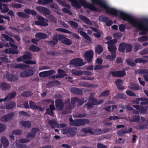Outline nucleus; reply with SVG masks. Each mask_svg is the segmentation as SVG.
Wrapping results in <instances>:
<instances>
[{
  "instance_id": "42",
  "label": "nucleus",
  "mask_w": 148,
  "mask_h": 148,
  "mask_svg": "<svg viewBox=\"0 0 148 148\" xmlns=\"http://www.w3.org/2000/svg\"><path fill=\"white\" fill-rule=\"evenodd\" d=\"M29 103L30 105L29 108L34 110H38V107L37 105L35 103L32 101H29Z\"/></svg>"
},
{
  "instance_id": "9",
  "label": "nucleus",
  "mask_w": 148,
  "mask_h": 148,
  "mask_svg": "<svg viewBox=\"0 0 148 148\" xmlns=\"http://www.w3.org/2000/svg\"><path fill=\"white\" fill-rule=\"evenodd\" d=\"M136 74H143L144 79L148 82V69H139L135 70Z\"/></svg>"
},
{
  "instance_id": "34",
  "label": "nucleus",
  "mask_w": 148,
  "mask_h": 148,
  "mask_svg": "<svg viewBox=\"0 0 148 148\" xmlns=\"http://www.w3.org/2000/svg\"><path fill=\"white\" fill-rule=\"evenodd\" d=\"M103 48L102 46L101 45L97 46L95 48V52L97 54H100L103 51Z\"/></svg>"
},
{
  "instance_id": "33",
  "label": "nucleus",
  "mask_w": 148,
  "mask_h": 148,
  "mask_svg": "<svg viewBox=\"0 0 148 148\" xmlns=\"http://www.w3.org/2000/svg\"><path fill=\"white\" fill-rule=\"evenodd\" d=\"M32 54L29 52H26V54L23 56V60L32 59Z\"/></svg>"
},
{
  "instance_id": "45",
  "label": "nucleus",
  "mask_w": 148,
  "mask_h": 148,
  "mask_svg": "<svg viewBox=\"0 0 148 148\" xmlns=\"http://www.w3.org/2000/svg\"><path fill=\"white\" fill-rule=\"evenodd\" d=\"M68 23L72 27L75 29H77L78 27V24L74 21H70L68 22Z\"/></svg>"
},
{
  "instance_id": "41",
  "label": "nucleus",
  "mask_w": 148,
  "mask_h": 148,
  "mask_svg": "<svg viewBox=\"0 0 148 148\" xmlns=\"http://www.w3.org/2000/svg\"><path fill=\"white\" fill-rule=\"evenodd\" d=\"M16 95V91H13L8 94L7 96L5 97L7 98V99L10 100L13 99Z\"/></svg>"
},
{
  "instance_id": "16",
  "label": "nucleus",
  "mask_w": 148,
  "mask_h": 148,
  "mask_svg": "<svg viewBox=\"0 0 148 148\" xmlns=\"http://www.w3.org/2000/svg\"><path fill=\"white\" fill-rule=\"evenodd\" d=\"M142 101L140 103V105H146L148 104V99L147 98L140 97L136 98L132 101L133 104H139L140 101Z\"/></svg>"
},
{
  "instance_id": "49",
  "label": "nucleus",
  "mask_w": 148,
  "mask_h": 148,
  "mask_svg": "<svg viewBox=\"0 0 148 148\" xmlns=\"http://www.w3.org/2000/svg\"><path fill=\"white\" fill-rule=\"evenodd\" d=\"M109 18L108 17L105 16L103 15H101L99 17V21L101 22H103L105 23L109 20Z\"/></svg>"
},
{
  "instance_id": "11",
  "label": "nucleus",
  "mask_w": 148,
  "mask_h": 148,
  "mask_svg": "<svg viewBox=\"0 0 148 148\" xmlns=\"http://www.w3.org/2000/svg\"><path fill=\"white\" fill-rule=\"evenodd\" d=\"M73 126H84L89 123V121L87 119H79L74 120Z\"/></svg>"
},
{
  "instance_id": "18",
  "label": "nucleus",
  "mask_w": 148,
  "mask_h": 148,
  "mask_svg": "<svg viewBox=\"0 0 148 148\" xmlns=\"http://www.w3.org/2000/svg\"><path fill=\"white\" fill-rule=\"evenodd\" d=\"M36 9L40 12L42 13L44 15H49L51 14L50 11L45 7H37Z\"/></svg>"
},
{
  "instance_id": "13",
  "label": "nucleus",
  "mask_w": 148,
  "mask_h": 148,
  "mask_svg": "<svg viewBox=\"0 0 148 148\" xmlns=\"http://www.w3.org/2000/svg\"><path fill=\"white\" fill-rule=\"evenodd\" d=\"M94 54V51L91 50L87 51L85 52L84 54V58L88 63H90L92 61Z\"/></svg>"
},
{
  "instance_id": "62",
  "label": "nucleus",
  "mask_w": 148,
  "mask_h": 148,
  "mask_svg": "<svg viewBox=\"0 0 148 148\" xmlns=\"http://www.w3.org/2000/svg\"><path fill=\"white\" fill-rule=\"evenodd\" d=\"M6 127L5 125L3 124L0 123V133L4 131L6 129Z\"/></svg>"
},
{
  "instance_id": "3",
  "label": "nucleus",
  "mask_w": 148,
  "mask_h": 148,
  "mask_svg": "<svg viewBox=\"0 0 148 148\" xmlns=\"http://www.w3.org/2000/svg\"><path fill=\"white\" fill-rule=\"evenodd\" d=\"M117 40L114 38V39L105 42V43L108 45V49L109 52H110L111 55H108L106 56V58L109 60L110 61H112L116 58V51L117 48L115 44L116 43Z\"/></svg>"
},
{
  "instance_id": "40",
  "label": "nucleus",
  "mask_w": 148,
  "mask_h": 148,
  "mask_svg": "<svg viewBox=\"0 0 148 148\" xmlns=\"http://www.w3.org/2000/svg\"><path fill=\"white\" fill-rule=\"evenodd\" d=\"M82 132L85 134H94V132L92 131L90 128L88 127L84 128L82 129Z\"/></svg>"
},
{
  "instance_id": "24",
  "label": "nucleus",
  "mask_w": 148,
  "mask_h": 148,
  "mask_svg": "<svg viewBox=\"0 0 148 148\" xmlns=\"http://www.w3.org/2000/svg\"><path fill=\"white\" fill-rule=\"evenodd\" d=\"M48 124L51 126L53 129L55 128L56 127H58L59 123L54 119L50 120L48 121Z\"/></svg>"
},
{
  "instance_id": "32",
  "label": "nucleus",
  "mask_w": 148,
  "mask_h": 148,
  "mask_svg": "<svg viewBox=\"0 0 148 148\" xmlns=\"http://www.w3.org/2000/svg\"><path fill=\"white\" fill-rule=\"evenodd\" d=\"M130 88L134 90H138L142 89V87L137 84H133L130 85Z\"/></svg>"
},
{
  "instance_id": "30",
  "label": "nucleus",
  "mask_w": 148,
  "mask_h": 148,
  "mask_svg": "<svg viewBox=\"0 0 148 148\" xmlns=\"http://www.w3.org/2000/svg\"><path fill=\"white\" fill-rule=\"evenodd\" d=\"M1 142L4 148H7L9 146V142L8 140L5 137L1 138Z\"/></svg>"
},
{
  "instance_id": "60",
  "label": "nucleus",
  "mask_w": 148,
  "mask_h": 148,
  "mask_svg": "<svg viewBox=\"0 0 148 148\" xmlns=\"http://www.w3.org/2000/svg\"><path fill=\"white\" fill-rule=\"evenodd\" d=\"M46 113L47 114L51 116H54V114L53 111L51 110L49 108H47L46 110Z\"/></svg>"
},
{
  "instance_id": "38",
  "label": "nucleus",
  "mask_w": 148,
  "mask_h": 148,
  "mask_svg": "<svg viewBox=\"0 0 148 148\" xmlns=\"http://www.w3.org/2000/svg\"><path fill=\"white\" fill-rule=\"evenodd\" d=\"M27 67H30L29 65L25 64H16L14 68L15 69H25Z\"/></svg>"
},
{
  "instance_id": "14",
  "label": "nucleus",
  "mask_w": 148,
  "mask_h": 148,
  "mask_svg": "<svg viewBox=\"0 0 148 148\" xmlns=\"http://www.w3.org/2000/svg\"><path fill=\"white\" fill-rule=\"evenodd\" d=\"M8 80L11 82H14L18 80V77L14 74L9 72H7L5 75Z\"/></svg>"
},
{
  "instance_id": "56",
  "label": "nucleus",
  "mask_w": 148,
  "mask_h": 148,
  "mask_svg": "<svg viewBox=\"0 0 148 148\" xmlns=\"http://www.w3.org/2000/svg\"><path fill=\"white\" fill-rule=\"evenodd\" d=\"M17 15L19 17L22 18H28V15L22 12H19L17 14Z\"/></svg>"
},
{
  "instance_id": "23",
  "label": "nucleus",
  "mask_w": 148,
  "mask_h": 148,
  "mask_svg": "<svg viewBox=\"0 0 148 148\" xmlns=\"http://www.w3.org/2000/svg\"><path fill=\"white\" fill-rule=\"evenodd\" d=\"M71 92L76 95H81L83 93V91L81 89L75 87H73L71 88Z\"/></svg>"
},
{
  "instance_id": "21",
  "label": "nucleus",
  "mask_w": 148,
  "mask_h": 148,
  "mask_svg": "<svg viewBox=\"0 0 148 148\" xmlns=\"http://www.w3.org/2000/svg\"><path fill=\"white\" fill-rule=\"evenodd\" d=\"M133 106L137 110H139L140 114L145 113L147 111V107H144L141 105H133Z\"/></svg>"
},
{
  "instance_id": "59",
  "label": "nucleus",
  "mask_w": 148,
  "mask_h": 148,
  "mask_svg": "<svg viewBox=\"0 0 148 148\" xmlns=\"http://www.w3.org/2000/svg\"><path fill=\"white\" fill-rule=\"evenodd\" d=\"M21 134V131L19 129L14 130L12 132V134L15 135H20Z\"/></svg>"
},
{
  "instance_id": "54",
  "label": "nucleus",
  "mask_w": 148,
  "mask_h": 148,
  "mask_svg": "<svg viewBox=\"0 0 148 148\" xmlns=\"http://www.w3.org/2000/svg\"><path fill=\"white\" fill-rule=\"evenodd\" d=\"M58 73L61 77H63L66 76L65 71L64 70L61 69H58Z\"/></svg>"
},
{
  "instance_id": "48",
  "label": "nucleus",
  "mask_w": 148,
  "mask_h": 148,
  "mask_svg": "<svg viewBox=\"0 0 148 148\" xmlns=\"http://www.w3.org/2000/svg\"><path fill=\"white\" fill-rule=\"evenodd\" d=\"M136 64L137 63H145L147 62L146 60L143 59L141 58H138L135 59L134 60Z\"/></svg>"
},
{
  "instance_id": "20",
  "label": "nucleus",
  "mask_w": 148,
  "mask_h": 148,
  "mask_svg": "<svg viewBox=\"0 0 148 148\" xmlns=\"http://www.w3.org/2000/svg\"><path fill=\"white\" fill-rule=\"evenodd\" d=\"M55 105L56 108L58 110H62L64 107V103L63 101L59 99L55 101Z\"/></svg>"
},
{
  "instance_id": "58",
  "label": "nucleus",
  "mask_w": 148,
  "mask_h": 148,
  "mask_svg": "<svg viewBox=\"0 0 148 148\" xmlns=\"http://www.w3.org/2000/svg\"><path fill=\"white\" fill-rule=\"evenodd\" d=\"M126 94L130 96L136 97V94L133 91L130 90H127L126 91Z\"/></svg>"
},
{
  "instance_id": "26",
  "label": "nucleus",
  "mask_w": 148,
  "mask_h": 148,
  "mask_svg": "<svg viewBox=\"0 0 148 148\" xmlns=\"http://www.w3.org/2000/svg\"><path fill=\"white\" fill-rule=\"evenodd\" d=\"M80 28L78 29V32L84 38L89 41H92V39L86 33L82 31H80Z\"/></svg>"
},
{
  "instance_id": "55",
  "label": "nucleus",
  "mask_w": 148,
  "mask_h": 148,
  "mask_svg": "<svg viewBox=\"0 0 148 148\" xmlns=\"http://www.w3.org/2000/svg\"><path fill=\"white\" fill-rule=\"evenodd\" d=\"M125 62L128 65L132 67H134L136 65V64L135 62H132L129 59H126Z\"/></svg>"
},
{
  "instance_id": "22",
  "label": "nucleus",
  "mask_w": 148,
  "mask_h": 148,
  "mask_svg": "<svg viewBox=\"0 0 148 148\" xmlns=\"http://www.w3.org/2000/svg\"><path fill=\"white\" fill-rule=\"evenodd\" d=\"M133 131L132 128H130L127 130L121 129L118 131L117 134L119 136H123L125 134L131 133Z\"/></svg>"
},
{
  "instance_id": "46",
  "label": "nucleus",
  "mask_w": 148,
  "mask_h": 148,
  "mask_svg": "<svg viewBox=\"0 0 148 148\" xmlns=\"http://www.w3.org/2000/svg\"><path fill=\"white\" fill-rule=\"evenodd\" d=\"M140 117L139 115L134 116L132 118L130 119L129 121L131 122H139L140 121Z\"/></svg>"
},
{
  "instance_id": "2",
  "label": "nucleus",
  "mask_w": 148,
  "mask_h": 148,
  "mask_svg": "<svg viewBox=\"0 0 148 148\" xmlns=\"http://www.w3.org/2000/svg\"><path fill=\"white\" fill-rule=\"evenodd\" d=\"M63 40L62 42L66 45H70L72 44V41L70 39L66 38L65 36L62 34H58L54 35L52 40L47 41V43L50 46H54L56 45L59 41Z\"/></svg>"
},
{
  "instance_id": "63",
  "label": "nucleus",
  "mask_w": 148,
  "mask_h": 148,
  "mask_svg": "<svg viewBox=\"0 0 148 148\" xmlns=\"http://www.w3.org/2000/svg\"><path fill=\"white\" fill-rule=\"evenodd\" d=\"M24 62L27 64H36V62L35 61L32 60H27L25 61H24Z\"/></svg>"
},
{
  "instance_id": "61",
  "label": "nucleus",
  "mask_w": 148,
  "mask_h": 148,
  "mask_svg": "<svg viewBox=\"0 0 148 148\" xmlns=\"http://www.w3.org/2000/svg\"><path fill=\"white\" fill-rule=\"evenodd\" d=\"M148 40V38L146 36H143L138 38V40L139 41L143 42L146 41Z\"/></svg>"
},
{
  "instance_id": "12",
  "label": "nucleus",
  "mask_w": 148,
  "mask_h": 148,
  "mask_svg": "<svg viewBox=\"0 0 148 148\" xmlns=\"http://www.w3.org/2000/svg\"><path fill=\"white\" fill-rule=\"evenodd\" d=\"M109 75H111L113 77H121L125 76L126 75V73L124 71H111L109 73Z\"/></svg>"
},
{
  "instance_id": "44",
  "label": "nucleus",
  "mask_w": 148,
  "mask_h": 148,
  "mask_svg": "<svg viewBox=\"0 0 148 148\" xmlns=\"http://www.w3.org/2000/svg\"><path fill=\"white\" fill-rule=\"evenodd\" d=\"M24 11L27 13L31 14L32 15L36 16L37 14L36 11L29 9H25L24 10Z\"/></svg>"
},
{
  "instance_id": "19",
  "label": "nucleus",
  "mask_w": 148,
  "mask_h": 148,
  "mask_svg": "<svg viewBox=\"0 0 148 148\" xmlns=\"http://www.w3.org/2000/svg\"><path fill=\"white\" fill-rule=\"evenodd\" d=\"M40 131V129L39 128L34 127L32 130L31 132L27 133L26 137L28 138H34L35 137L36 133Z\"/></svg>"
},
{
  "instance_id": "51",
  "label": "nucleus",
  "mask_w": 148,
  "mask_h": 148,
  "mask_svg": "<svg viewBox=\"0 0 148 148\" xmlns=\"http://www.w3.org/2000/svg\"><path fill=\"white\" fill-rule=\"evenodd\" d=\"M115 97L117 99H125L126 98V95L123 93H118L115 96Z\"/></svg>"
},
{
  "instance_id": "53",
  "label": "nucleus",
  "mask_w": 148,
  "mask_h": 148,
  "mask_svg": "<svg viewBox=\"0 0 148 148\" xmlns=\"http://www.w3.org/2000/svg\"><path fill=\"white\" fill-rule=\"evenodd\" d=\"M47 77L51 76L54 74H55L56 72V71L53 69H51L49 71H45Z\"/></svg>"
},
{
  "instance_id": "47",
  "label": "nucleus",
  "mask_w": 148,
  "mask_h": 148,
  "mask_svg": "<svg viewBox=\"0 0 148 148\" xmlns=\"http://www.w3.org/2000/svg\"><path fill=\"white\" fill-rule=\"evenodd\" d=\"M7 57V56L5 55H3L0 57V59L4 62H10V60Z\"/></svg>"
},
{
  "instance_id": "50",
  "label": "nucleus",
  "mask_w": 148,
  "mask_h": 148,
  "mask_svg": "<svg viewBox=\"0 0 148 148\" xmlns=\"http://www.w3.org/2000/svg\"><path fill=\"white\" fill-rule=\"evenodd\" d=\"M71 73L77 76L81 75L83 74L82 71L75 70H73Z\"/></svg>"
},
{
  "instance_id": "1",
  "label": "nucleus",
  "mask_w": 148,
  "mask_h": 148,
  "mask_svg": "<svg viewBox=\"0 0 148 148\" xmlns=\"http://www.w3.org/2000/svg\"><path fill=\"white\" fill-rule=\"evenodd\" d=\"M93 3L97 4L106 10V13L112 15L118 16L123 20L128 22L133 26L143 32L140 33L141 35H145L148 32V19L144 18L142 21H139L124 12L110 7L102 0H91Z\"/></svg>"
},
{
  "instance_id": "4",
  "label": "nucleus",
  "mask_w": 148,
  "mask_h": 148,
  "mask_svg": "<svg viewBox=\"0 0 148 148\" xmlns=\"http://www.w3.org/2000/svg\"><path fill=\"white\" fill-rule=\"evenodd\" d=\"M71 2L72 6L77 9H79L82 8V5L84 8H87L89 10L98 12L99 9L94 6L92 4L87 3L85 0H79L80 4L77 0H68Z\"/></svg>"
},
{
  "instance_id": "36",
  "label": "nucleus",
  "mask_w": 148,
  "mask_h": 148,
  "mask_svg": "<svg viewBox=\"0 0 148 148\" xmlns=\"http://www.w3.org/2000/svg\"><path fill=\"white\" fill-rule=\"evenodd\" d=\"M29 50L32 51L37 52L40 51V49L38 47L34 45H32L30 46Z\"/></svg>"
},
{
  "instance_id": "6",
  "label": "nucleus",
  "mask_w": 148,
  "mask_h": 148,
  "mask_svg": "<svg viewBox=\"0 0 148 148\" xmlns=\"http://www.w3.org/2000/svg\"><path fill=\"white\" fill-rule=\"evenodd\" d=\"M133 46L132 44L126 42H122L119 45L118 50L120 52L125 53L131 52L132 50Z\"/></svg>"
},
{
  "instance_id": "7",
  "label": "nucleus",
  "mask_w": 148,
  "mask_h": 148,
  "mask_svg": "<svg viewBox=\"0 0 148 148\" xmlns=\"http://www.w3.org/2000/svg\"><path fill=\"white\" fill-rule=\"evenodd\" d=\"M30 68L22 72L20 75V76L21 77H27L33 75L36 70L35 66L31 67Z\"/></svg>"
},
{
  "instance_id": "39",
  "label": "nucleus",
  "mask_w": 148,
  "mask_h": 148,
  "mask_svg": "<svg viewBox=\"0 0 148 148\" xmlns=\"http://www.w3.org/2000/svg\"><path fill=\"white\" fill-rule=\"evenodd\" d=\"M16 105L15 102L12 101L7 103L5 106L7 109H10L15 107Z\"/></svg>"
},
{
  "instance_id": "31",
  "label": "nucleus",
  "mask_w": 148,
  "mask_h": 148,
  "mask_svg": "<svg viewBox=\"0 0 148 148\" xmlns=\"http://www.w3.org/2000/svg\"><path fill=\"white\" fill-rule=\"evenodd\" d=\"M20 123L23 126L29 128L31 126V122L30 121H23L20 122Z\"/></svg>"
},
{
  "instance_id": "52",
  "label": "nucleus",
  "mask_w": 148,
  "mask_h": 148,
  "mask_svg": "<svg viewBox=\"0 0 148 148\" xmlns=\"http://www.w3.org/2000/svg\"><path fill=\"white\" fill-rule=\"evenodd\" d=\"M47 53L49 55L58 56L59 53L53 51L51 50L47 52Z\"/></svg>"
},
{
  "instance_id": "10",
  "label": "nucleus",
  "mask_w": 148,
  "mask_h": 148,
  "mask_svg": "<svg viewBox=\"0 0 148 148\" xmlns=\"http://www.w3.org/2000/svg\"><path fill=\"white\" fill-rule=\"evenodd\" d=\"M83 59L81 58H76L71 60L70 62V64L76 66H80L85 64V62H83Z\"/></svg>"
},
{
  "instance_id": "27",
  "label": "nucleus",
  "mask_w": 148,
  "mask_h": 148,
  "mask_svg": "<svg viewBox=\"0 0 148 148\" xmlns=\"http://www.w3.org/2000/svg\"><path fill=\"white\" fill-rule=\"evenodd\" d=\"M92 100V103L93 104L94 106L100 104L102 103L104 100L103 99L98 100L95 97H92L90 99H89V100Z\"/></svg>"
},
{
  "instance_id": "64",
  "label": "nucleus",
  "mask_w": 148,
  "mask_h": 148,
  "mask_svg": "<svg viewBox=\"0 0 148 148\" xmlns=\"http://www.w3.org/2000/svg\"><path fill=\"white\" fill-rule=\"evenodd\" d=\"M50 21L53 23H56L57 22V20L55 17L52 15H50L49 17Z\"/></svg>"
},
{
  "instance_id": "43",
  "label": "nucleus",
  "mask_w": 148,
  "mask_h": 148,
  "mask_svg": "<svg viewBox=\"0 0 148 148\" xmlns=\"http://www.w3.org/2000/svg\"><path fill=\"white\" fill-rule=\"evenodd\" d=\"M94 106L91 102H88L87 103H85L83 106V107L86 108L87 110L92 108Z\"/></svg>"
},
{
  "instance_id": "28",
  "label": "nucleus",
  "mask_w": 148,
  "mask_h": 148,
  "mask_svg": "<svg viewBox=\"0 0 148 148\" xmlns=\"http://www.w3.org/2000/svg\"><path fill=\"white\" fill-rule=\"evenodd\" d=\"M35 37L40 39H45L48 38V36L46 34L42 33H37L35 35Z\"/></svg>"
},
{
  "instance_id": "25",
  "label": "nucleus",
  "mask_w": 148,
  "mask_h": 148,
  "mask_svg": "<svg viewBox=\"0 0 148 148\" xmlns=\"http://www.w3.org/2000/svg\"><path fill=\"white\" fill-rule=\"evenodd\" d=\"M123 83V81L120 79H117L115 81V83L118 90H123L125 88V87L122 86Z\"/></svg>"
},
{
  "instance_id": "5",
  "label": "nucleus",
  "mask_w": 148,
  "mask_h": 148,
  "mask_svg": "<svg viewBox=\"0 0 148 148\" xmlns=\"http://www.w3.org/2000/svg\"><path fill=\"white\" fill-rule=\"evenodd\" d=\"M85 98L83 97L79 99L77 97H72L71 98V103L69 105H66L65 108L69 110H71L73 109L75 107V104L77 102V106L78 107H81L85 102L87 101V98L86 100Z\"/></svg>"
},
{
  "instance_id": "37",
  "label": "nucleus",
  "mask_w": 148,
  "mask_h": 148,
  "mask_svg": "<svg viewBox=\"0 0 148 148\" xmlns=\"http://www.w3.org/2000/svg\"><path fill=\"white\" fill-rule=\"evenodd\" d=\"M81 19L86 23L90 25H93V24L91 21L90 20L89 18L86 16H82L81 18Z\"/></svg>"
},
{
  "instance_id": "35",
  "label": "nucleus",
  "mask_w": 148,
  "mask_h": 148,
  "mask_svg": "<svg viewBox=\"0 0 148 148\" xmlns=\"http://www.w3.org/2000/svg\"><path fill=\"white\" fill-rule=\"evenodd\" d=\"M80 86L86 87L93 88L95 86V85L92 84H89L85 82H83L79 84Z\"/></svg>"
},
{
  "instance_id": "17",
  "label": "nucleus",
  "mask_w": 148,
  "mask_h": 148,
  "mask_svg": "<svg viewBox=\"0 0 148 148\" xmlns=\"http://www.w3.org/2000/svg\"><path fill=\"white\" fill-rule=\"evenodd\" d=\"M63 134H70L71 136H74L76 134V132L75 131L74 129L70 127H67L66 128L63 129L62 130Z\"/></svg>"
},
{
  "instance_id": "57",
  "label": "nucleus",
  "mask_w": 148,
  "mask_h": 148,
  "mask_svg": "<svg viewBox=\"0 0 148 148\" xmlns=\"http://www.w3.org/2000/svg\"><path fill=\"white\" fill-rule=\"evenodd\" d=\"M110 93V91L108 90L101 93L100 94V96L103 97H106L109 95Z\"/></svg>"
},
{
  "instance_id": "29",
  "label": "nucleus",
  "mask_w": 148,
  "mask_h": 148,
  "mask_svg": "<svg viewBox=\"0 0 148 148\" xmlns=\"http://www.w3.org/2000/svg\"><path fill=\"white\" fill-rule=\"evenodd\" d=\"M11 87L10 84L5 82L2 83L0 85V88L2 90H5L7 89H9Z\"/></svg>"
},
{
  "instance_id": "15",
  "label": "nucleus",
  "mask_w": 148,
  "mask_h": 148,
  "mask_svg": "<svg viewBox=\"0 0 148 148\" xmlns=\"http://www.w3.org/2000/svg\"><path fill=\"white\" fill-rule=\"evenodd\" d=\"M56 30L58 32H60L62 33H67L69 34H72L73 36L75 38L77 39H80L81 38L79 36L76 34L75 33H72V32L66 29H63L62 28H57L56 29Z\"/></svg>"
},
{
  "instance_id": "8",
  "label": "nucleus",
  "mask_w": 148,
  "mask_h": 148,
  "mask_svg": "<svg viewBox=\"0 0 148 148\" xmlns=\"http://www.w3.org/2000/svg\"><path fill=\"white\" fill-rule=\"evenodd\" d=\"M39 21H36L35 22V24L43 27H45L48 25V20L41 16H39L37 18Z\"/></svg>"
}]
</instances>
